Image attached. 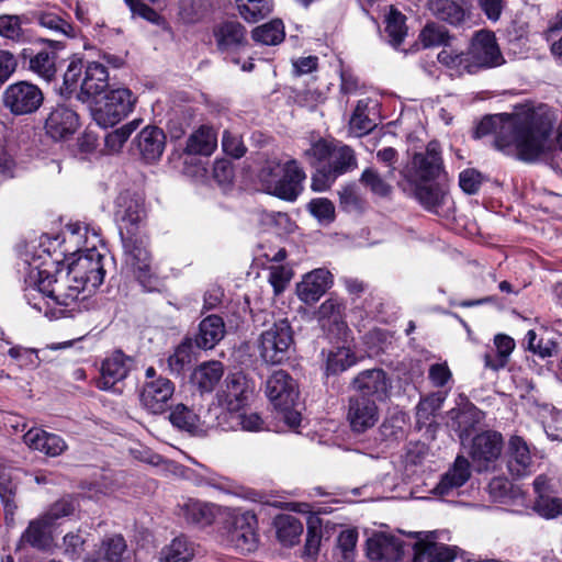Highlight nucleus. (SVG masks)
<instances>
[{
    "mask_svg": "<svg viewBox=\"0 0 562 562\" xmlns=\"http://www.w3.org/2000/svg\"><path fill=\"white\" fill-rule=\"evenodd\" d=\"M552 132L551 121L533 111L485 116L475 127L481 138L495 134V146L506 155L525 161L536 160L547 148Z\"/></svg>",
    "mask_w": 562,
    "mask_h": 562,
    "instance_id": "1",
    "label": "nucleus"
},
{
    "mask_svg": "<svg viewBox=\"0 0 562 562\" xmlns=\"http://www.w3.org/2000/svg\"><path fill=\"white\" fill-rule=\"evenodd\" d=\"M22 272L27 304L50 318L72 317L79 308L74 301L63 300L68 291L60 282L61 272L46 249L25 252Z\"/></svg>",
    "mask_w": 562,
    "mask_h": 562,
    "instance_id": "2",
    "label": "nucleus"
},
{
    "mask_svg": "<svg viewBox=\"0 0 562 562\" xmlns=\"http://www.w3.org/2000/svg\"><path fill=\"white\" fill-rule=\"evenodd\" d=\"M89 232V227L80 222L69 223L65 228V240L78 248L74 251L76 259L69 263L66 274L72 283L65 286L68 294L63 300L74 301L78 308L80 294L86 290H95L103 283L105 276L104 256L97 249V244L101 243L100 236L92 229L90 241Z\"/></svg>",
    "mask_w": 562,
    "mask_h": 562,
    "instance_id": "3",
    "label": "nucleus"
},
{
    "mask_svg": "<svg viewBox=\"0 0 562 562\" xmlns=\"http://www.w3.org/2000/svg\"><path fill=\"white\" fill-rule=\"evenodd\" d=\"M441 167L439 146L429 143L425 154L414 155L411 167L403 171V176L412 186L417 201L427 211L446 215L452 205L448 192L438 184L428 183L439 176Z\"/></svg>",
    "mask_w": 562,
    "mask_h": 562,
    "instance_id": "4",
    "label": "nucleus"
},
{
    "mask_svg": "<svg viewBox=\"0 0 562 562\" xmlns=\"http://www.w3.org/2000/svg\"><path fill=\"white\" fill-rule=\"evenodd\" d=\"M305 157L317 166L312 189L318 192L329 189L338 177L357 168L353 149L340 142L319 139L305 150Z\"/></svg>",
    "mask_w": 562,
    "mask_h": 562,
    "instance_id": "5",
    "label": "nucleus"
},
{
    "mask_svg": "<svg viewBox=\"0 0 562 562\" xmlns=\"http://www.w3.org/2000/svg\"><path fill=\"white\" fill-rule=\"evenodd\" d=\"M266 394L277 411L278 418L299 432L302 404L296 381L286 371L276 370L267 379Z\"/></svg>",
    "mask_w": 562,
    "mask_h": 562,
    "instance_id": "6",
    "label": "nucleus"
},
{
    "mask_svg": "<svg viewBox=\"0 0 562 562\" xmlns=\"http://www.w3.org/2000/svg\"><path fill=\"white\" fill-rule=\"evenodd\" d=\"M259 177L267 192L290 202L297 199L306 178L295 159L284 162L269 160L261 169Z\"/></svg>",
    "mask_w": 562,
    "mask_h": 562,
    "instance_id": "7",
    "label": "nucleus"
},
{
    "mask_svg": "<svg viewBox=\"0 0 562 562\" xmlns=\"http://www.w3.org/2000/svg\"><path fill=\"white\" fill-rule=\"evenodd\" d=\"M124 250V267L131 272L142 286L147 291H154L159 282L153 266L148 238L143 234L121 237Z\"/></svg>",
    "mask_w": 562,
    "mask_h": 562,
    "instance_id": "8",
    "label": "nucleus"
},
{
    "mask_svg": "<svg viewBox=\"0 0 562 562\" xmlns=\"http://www.w3.org/2000/svg\"><path fill=\"white\" fill-rule=\"evenodd\" d=\"M114 218L121 237L142 234L146 218L144 199L130 190L120 192L114 201Z\"/></svg>",
    "mask_w": 562,
    "mask_h": 562,
    "instance_id": "9",
    "label": "nucleus"
},
{
    "mask_svg": "<svg viewBox=\"0 0 562 562\" xmlns=\"http://www.w3.org/2000/svg\"><path fill=\"white\" fill-rule=\"evenodd\" d=\"M43 101L42 90L29 81H18L9 85L1 95L3 108L15 116L35 113Z\"/></svg>",
    "mask_w": 562,
    "mask_h": 562,
    "instance_id": "10",
    "label": "nucleus"
},
{
    "mask_svg": "<svg viewBox=\"0 0 562 562\" xmlns=\"http://www.w3.org/2000/svg\"><path fill=\"white\" fill-rule=\"evenodd\" d=\"M136 98L126 88H117L105 94L104 101L92 112L93 120L101 127H110L124 119L135 104Z\"/></svg>",
    "mask_w": 562,
    "mask_h": 562,
    "instance_id": "11",
    "label": "nucleus"
},
{
    "mask_svg": "<svg viewBox=\"0 0 562 562\" xmlns=\"http://www.w3.org/2000/svg\"><path fill=\"white\" fill-rule=\"evenodd\" d=\"M293 342V333L286 318L276 321L260 336V356L271 364L282 362Z\"/></svg>",
    "mask_w": 562,
    "mask_h": 562,
    "instance_id": "12",
    "label": "nucleus"
},
{
    "mask_svg": "<svg viewBox=\"0 0 562 562\" xmlns=\"http://www.w3.org/2000/svg\"><path fill=\"white\" fill-rule=\"evenodd\" d=\"M257 517L251 510H236L232 516L228 542L241 554L254 552L258 547Z\"/></svg>",
    "mask_w": 562,
    "mask_h": 562,
    "instance_id": "13",
    "label": "nucleus"
},
{
    "mask_svg": "<svg viewBox=\"0 0 562 562\" xmlns=\"http://www.w3.org/2000/svg\"><path fill=\"white\" fill-rule=\"evenodd\" d=\"M468 56L470 64H467V67H470V74L499 66L504 61L494 34L487 31H480L475 34Z\"/></svg>",
    "mask_w": 562,
    "mask_h": 562,
    "instance_id": "14",
    "label": "nucleus"
},
{
    "mask_svg": "<svg viewBox=\"0 0 562 562\" xmlns=\"http://www.w3.org/2000/svg\"><path fill=\"white\" fill-rule=\"evenodd\" d=\"M347 422L356 434L366 432L376 425L380 409L374 400L363 395H351L347 405Z\"/></svg>",
    "mask_w": 562,
    "mask_h": 562,
    "instance_id": "15",
    "label": "nucleus"
},
{
    "mask_svg": "<svg viewBox=\"0 0 562 562\" xmlns=\"http://www.w3.org/2000/svg\"><path fill=\"white\" fill-rule=\"evenodd\" d=\"M503 437L499 432L486 430L477 434L471 442L470 457L479 471L488 470L499 458Z\"/></svg>",
    "mask_w": 562,
    "mask_h": 562,
    "instance_id": "16",
    "label": "nucleus"
},
{
    "mask_svg": "<svg viewBox=\"0 0 562 562\" xmlns=\"http://www.w3.org/2000/svg\"><path fill=\"white\" fill-rule=\"evenodd\" d=\"M173 393L175 384L169 379L145 381L139 392V402L149 414H162L168 409Z\"/></svg>",
    "mask_w": 562,
    "mask_h": 562,
    "instance_id": "17",
    "label": "nucleus"
},
{
    "mask_svg": "<svg viewBox=\"0 0 562 562\" xmlns=\"http://www.w3.org/2000/svg\"><path fill=\"white\" fill-rule=\"evenodd\" d=\"M356 395H363L371 400L385 401L390 396L392 381L382 369H369L359 372L351 382Z\"/></svg>",
    "mask_w": 562,
    "mask_h": 562,
    "instance_id": "18",
    "label": "nucleus"
},
{
    "mask_svg": "<svg viewBox=\"0 0 562 562\" xmlns=\"http://www.w3.org/2000/svg\"><path fill=\"white\" fill-rule=\"evenodd\" d=\"M133 366L131 357L116 350L106 357L100 369V376L97 380V387L102 391L120 392L116 385L128 375Z\"/></svg>",
    "mask_w": 562,
    "mask_h": 562,
    "instance_id": "19",
    "label": "nucleus"
},
{
    "mask_svg": "<svg viewBox=\"0 0 562 562\" xmlns=\"http://www.w3.org/2000/svg\"><path fill=\"white\" fill-rule=\"evenodd\" d=\"M506 468L514 479H521L535 472V461L527 441L512 436L505 450Z\"/></svg>",
    "mask_w": 562,
    "mask_h": 562,
    "instance_id": "20",
    "label": "nucleus"
},
{
    "mask_svg": "<svg viewBox=\"0 0 562 562\" xmlns=\"http://www.w3.org/2000/svg\"><path fill=\"white\" fill-rule=\"evenodd\" d=\"M78 127V114L65 104L53 108L44 124L46 134L55 140L67 139L76 133Z\"/></svg>",
    "mask_w": 562,
    "mask_h": 562,
    "instance_id": "21",
    "label": "nucleus"
},
{
    "mask_svg": "<svg viewBox=\"0 0 562 562\" xmlns=\"http://www.w3.org/2000/svg\"><path fill=\"white\" fill-rule=\"evenodd\" d=\"M470 476L471 465L469 460L459 456L450 469L441 475L440 481L431 490V493L441 498L452 496L469 481Z\"/></svg>",
    "mask_w": 562,
    "mask_h": 562,
    "instance_id": "22",
    "label": "nucleus"
},
{
    "mask_svg": "<svg viewBox=\"0 0 562 562\" xmlns=\"http://www.w3.org/2000/svg\"><path fill=\"white\" fill-rule=\"evenodd\" d=\"M367 555L372 561H398L403 555V541L384 532L375 533L367 541Z\"/></svg>",
    "mask_w": 562,
    "mask_h": 562,
    "instance_id": "23",
    "label": "nucleus"
},
{
    "mask_svg": "<svg viewBox=\"0 0 562 562\" xmlns=\"http://www.w3.org/2000/svg\"><path fill=\"white\" fill-rule=\"evenodd\" d=\"M331 283L333 277L327 269H314L306 273L302 281L297 283L296 294L302 302L312 304L325 294Z\"/></svg>",
    "mask_w": 562,
    "mask_h": 562,
    "instance_id": "24",
    "label": "nucleus"
},
{
    "mask_svg": "<svg viewBox=\"0 0 562 562\" xmlns=\"http://www.w3.org/2000/svg\"><path fill=\"white\" fill-rule=\"evenodd\" d=\"M226 387L223 391V402L226 406L227 412L224 413V417L231 413H236L243 409L252 393L245 375L241 373H234L226 378Z\"/></svg>",
    "mask_w": 562,
    "mask_h": 562,
    "instance_id": "25",
    "label": "nucleus"
},
{
    "mask_svg": "<svg viewBox=\"0 0 562 562\" xmlns=\"http://www.w3.org/2000/svg\"><path fill=\"white\" fill-rule=\"evenodd\" d=\"M134 143L140 157L146 162H154L161 157L165 150L166 135L157 126H146L137 134Z\"/></svg>",
    "mask_w": 562,
    "mask_h": 562,
    "instance_id": "26",
    "label": "nucleus"
},
{
    "mask_svg": "<svg viewBox=\"0 0 562 562\" xmlns=\"http://www.w3.org/2000/svg\"><path fill=\"white\" fill-rule=\"evenodd\" d=\"M109 86V72L104 65L92 61L85 68V75L80 83L78 99L82 102L102 93Z\"/></svg>",
    "mask_w": 562,
    "mask_h": 562,
    "instance_id": "27",
    "label": "nucleus"
},
{
    "mask_svg": "<svg viewBox=\"0 0 562 562\" xmlns=\"http://www.w3.org/2000/svg\"><path fill=\"white\" fill-rule=\"evenodd\" d=\"M53 525L41 515L29 522L27 528L21 535L19 540V548L30 546L37 550H46L50 547L53 541Z\"/></svg>",
    "mask_w": 562,
    "mask_h": 562,
    "instance_id": "28",
    "label": "nucleus"
},
{
    "mask_svg": "<svg viewBox=\"0 0 562 562\" xmlns=\"http://www.w3.org/2000/svg\"><path fill=\"white\" fill-rule=\"evenodd\" d=\"M53 50L42 49L30 58L29 68L31 71L40 76L46 81H50L55 78L57 72L56 50L63 48V43L59 41L45 40Z\"/></svg>",
    "mask_w": 562,
    "mask_h": 562,
    "instance_id": "29",
    "label": "nucleus"
},
{
    "mask_svg": "<svg viewBox=\"0 0 562 562\" xmlns=\"http://www.w3.org/2000/svg\"><path fill=\"white\" fill-rule=\"evenodd\" d=\"M225 336V324L222 317L210 315L201 321L194 345L199 349H213Z\"/></svg>",
    "mask_w": 562,
    "mask_h": 562,
    "instance_id": "30",
    "label": "nucleus"
},
{
    "mask_svg": "<svg viewBox=\"0 0 562 562\" xmlns=\"http://www.w3.org/2000/svg\"><path fill=\"white\" fill-rule=\"evenodd\" d=\"M482 413L475 407L453 408L449 412L448 426L458 435L461 442L470 437L482 418Z\"/></svg>",
    "mask_w": 562,
    "mask_h": 562,
    "instance_id": "31",
    "label": "nucleus"
},
{
    "mask_svg": "<svg viewBox=\"0 0 562 562\" xmlns=\"http://www.w3.org/2000/svg\"><path fill=\"white\" fill-rule=\"evenodd\" d=\"M87 562H128L127 544L121 535L105 537L95 552V557Z\"/></svg>",
    "mask_w": 562,
    "mask_h": 562,
    "instance_id": "32",
    "label": "nucleus"
},
{
    "mask_svg": "<svg viewBox=\"0 0 562 562\" xmlns=\"http://www.w3.org/2000/svg\"><path fill=\"white\" fill-rule=\"evenodd\" d=\"M428 8L438 20L451 25H463L469 19L467 9L456 0H429Z\"/></svg>",
    "mask_w": 562,
    "mask_h": 562,
    "instance_id": "33",
    "label": "nucleus"
},
{
    "mask_svg": "<svg viewBox=\"0 0 562 562\" xmlns=\"http://www.w3.org/2000/svg\"><path fill=\"white\" fill-rule=\"evenodd\" d=\"M246 30L235 21L223 23L216 31L217 46L223 52L237 50L245 45Z\"/></svg>",
    "mask_w": 562,
    "mask_h": 562,
    "instance_id": "34",
    "label": "nucleus"
},
{
    "mask_svg": "<svg viewBox=\"0 0 562 562\" xmlns=\"http://www.w3.org/2000/svg\"><path fill=\"white\" fill-rule=\"evenodd\" d=\"M224 373L220 361H209L200 364L192 373V382L202 393L212 392Z\"/></svg>",
    "mask_w": 562,
    "mask_h": 562,
    "instance_id": "35",
    "label": "nucleus"
},
{
    "mask_svg": "<svg viewBox=\"0 0 562 562\" xmlns=\"http://www.w3.org/2000/svg\"><path fill=\"white\" fill-rule=\"evenodd\" d=\"M457 548L438 542L417 543L414 562H452Z\"/></svg>",
    "mask_w": 562,
    "mask_h": 562,
    "instance_id": "36",
    "label": "nucleus"
},
{
    "mask_svg": "<svg viewBox=\"0 0 562 562\" xmlns=\"http://www.w3.org/2000/svg\"><path fill=\"white\" fill-rule=\"evenodd\" d=\"M217 145L216 133L213 128L201 126L190 135L186 151L192 155L210 156Z\"/></svg>",
    "mask_w": 562,
    "mask_h": 562,
    "instance_id": "37",
    "label": "nucleus"
},
{
    "mask_svg": "<svg viewBox=\"0 0 562 562\" xmlns=\"http://www.w3.org/2000/svg\"><path fill=\"white\" fill-rule=\"evenodd\" d=\"M274 527L279 541L289 547L295 544L303 532L301 520L290 514L278 515Z\"/></svg>",
    "mask_w": 562,
    "mask_h": 562,
    "instance_id": "38",
    "label": "nucleus"
},
{
    "mask_svg": "<svg viewBox=\"0 0 562 562\" xmlns=\"http://www.w3.org/2000/svg\"><path fill=\"white\" fill-rule=\"evenodd\" d=\"M344 305L337 300H326L318 310L319 321L324 329L328 328L331 330V326L335 327L337 334H341L347 328L346 323L342 319Z\"/></svg>",
    "mask_w": 562,
    "mask_h": 562,
    "instance_id": "39",
    "label": "nucleus"
},
{
    "mask_svg": "<svg viewBox=\"0 0 562 562\" xmlns=\"http://www.w3.org/2000/svg\"><path fill=\"white\" fill-rule=\"evenodd\" d=\"M194 546L184 537L175 538L160 551L161 562H190L194 557Z\"/></svg>",
    "mask_w": 562,
    "mask_h": 562,
    "instance_id": "40",
    "label": "nucleus"
},
{
    "mask_svg": "<svg viewBox=\"0 0 562 562\" xmlns=\"http://www.w3.org/2000/svg\"><path fill=\"white\" fill-rule=\"evenodd\" d=\"M495 351L484 356L485 367L499 370L505 367L507 359L515 348V341L509 336L497 335L494 339Z\"/></svg>",
    "mask_w": 562,
    "mask_h": 562,
    "instance_id": "41",
    "label": "nucleus"
},
{
    "mask_svg": "<svg viewBox=\"0 0 562 562\" xmlns=\"http://www.w3.org/2000/svg\"><path fill=\"white\" fill-rule=\"evenodd\" d=\"M240 16L250 23L267 18L273 9L272 0H235Z\"/></svg>",
    "mask_w": 562,
    "mask_h": 562,
    "instance_id": "42",
    "label": "nucleus"
},
{
    "mask_svg": "<svg viewBox=\"0 0 562 562\" xmlns=\"http://www.w3.org/2000/svg\"><path fill=\"white\" fill-rule=\"evenodd\" d=\"M181 515L190 524L210 525L214 519L213 507L196 499H188L180 507Z\"/></svg>",
    "mask_w": 562,
    "mask_h": 562,
    "instance_id": "43",
    "label": "nucleus"
},
{
    "mask_svg": "<svg viewBox=\"0 0 562 562\" xmlns=\"http://www.w3.org/2000/svg\"><path fill=\"white\" fill-rule=\"evenodd\" d=\"M356 356L347 347L331 349L326 358V373L338 374L356 363Z\"/></svg>",
    "mask_w": 562,
    "mask_h": 562,
    "instance_id": "44",
    "label": "nucleus"
},
{
    "mask_svg": "<svg viewBox=\"0 0 562 562\" xmlns=\"http://www.w3.org/2000/svg\"><path fill=\"white\" fill-rule=\"evenodd\" d=\"M284 25L281 20H272L252 31L255 42L263 45H277L284 38Z\"/></svg>",
    "mask_w": 562,
    "mask_h": 562,
    "instance_id": "45",
    "label": "nucleus"
},
{
    "mask_svg": "<svg viewBox=\"0 0 562 562\" xmlns=\"http://www.w3.org/2000/svg\"><path fill=\"white\" fill-rule=\"evenodd\" d=\"M172 426L180 430L194 431L199 428V415L184 404H177L169 414Z\"/></svg>",
    "mask_w": 562,
    "mask_h": 562,
    "instance_id": "46",
    "label": "nucleus"
},
{
    "mask_svg": "<svg viewBox=\"0 0 562 562\" xmlns=\"http://www.w3.org/2000/svg\"><path fill=\"white\" fill-rule=\"evenodd\" d=\"M437 58L441 65L453 71L451 75H462L463 72L470 74V67H467V64H470L468 53H459L452 47L446 46L438 54Z\"/></svg>",
    "mask_w": 562,
    "mask_h": 562,
    "instance_id": "47",
    "label": "nucleus"
},
{
    "mask_svg": "<svg viewBox=\"0 0 562 562\" xmlns=\"http://www.w3.org/2000/svg\"><path fill=\"white\" fill-rule=\"evenodd\" d=\"M193 360L191 339L183 340L168 358V368L173 374H181Z\"/></svg>",
    "mask_w": 562,
    "mask_h": 562,
    "instance_id": "48",
    "label": "nucleus"
},
{
    "mask_svg": "<svg viewBox=\"0 0 562 562\" xmlns=\"http://www.w3.org/2000/svg\"><path fill=\"white\" fill-rule=\"evenodd\" d=\"M226 417L229 418L227 425L229 429H235L237 426H240L246 431H260L265 429L263 419L257 413H246L240 409L228 414Z\"/></svg>",
    "mask_w": 562,
    "mask_h": 562,
    "instance_id": "49",
    "label": "nucleus"
},
{
    "mask_svg": "<svg viewBox=\"0 0 562 562\" xmlns=\"http://www.w3.org/2000/svg\"><path fill=\"white\" fill-rule=\"evenodd\" d=\"M385 32L390 37V43L398 47L406 35L405 16L390 7V12L385 18Z\"/></svg>",
    "mask_w": 562,
    "mask_h": 562,
    "instance_id": "50",
    "label": "nucleus"
},
{
    "mask_svg": "<svg viewBox=\"0 0 562 562\" xmlns=\"http://www.w3.org/2000/svg\"><path fill=\"white\" fill-rule=\"evenodd\" d=\"M38 24L56 34L67 37L75 36L72 25L53 11L41 12L37 16Z\"/></svg>",
    "mask_w": 562,
    "mask_h": 562,
    "instance_id": "51",
    "label": "nucleus"
},
{
    "mask_svg": "<svg viewBox=\"0 0 562 562\" xmlns=\"http://www.w3.org/2000/svg\"><path fill=\"white\" fill-rule=\"evenodd\" d=\"M85 68L82 60L72 59L65 74H64V82L61 87L63 94H71L80 90V83L85 75Z\"/></svg>",
    "mask_w": 562,
    "mask_h": 562,
    "instance_id": "52",
    "label": "nucleus"
},
{
    "mask_svg": "<svg viewBox=\"0 0 562 562\" xmlns=\"http://www.w3.org/2000/svg\"><path fill=\"white\" fill-rule=\"evenodd\" d=\"M447 397V392L437 391L420 400L416 408L419 422H426L439 411Z\"/></svg>",
    "mask_w": 562,
    "mask_h": 562,
    "instance_id": "53",
    "label": "nucleus"
},
{
    "mask_svg": "<svg viewBox=\"0 0 562 562\" xmlns=\"http://www.w3.org/2000/svg\"><path fill=\"white\" fill-rule=\"evenodd\" d=\"M137 126L138 121L134 120L109 133L104 139L106 148L113 153L119 151Z\"/></svg>",
    "mask_w": 562,
    "mask_h": 562,
    "instance_id": "54",
    "label": "nucleus"
},
{
    "mask_svg": "<svg viewBox=\"0 0 562 562\" xmlns=\"http://www.w3.org/2000/svg\"><path fill=\"white\" fill-rule=\"evenodd\" d=\"M0 36L7 40L19 42L23 37L22 21L19 15H0Z\"/></svg>",
    "mask_w": 562,
    "mask_h": 562,
    "instance_id": "55",
    "label": "nucleus"
},
{
    "mask_svg": "<svg viewBox=\"0 0 562 562\" xmlns=\"http://www.w3.org/2000/svg\"><path fill=\"white\" fill-rule=\"evenodd\" d=\"M533 509L544 518H555L562 515V498L541 495L537 497Z\"/></svg>",
    "mask_w": 562,
    "mask_h": 562,
    "instance_id": "56",
    "label": "nucleus"
},
{
    "mask_svg": "<svg viewBox=\"0 0 562 562\" xmlns=\"http://www.w3.org/2000/svg\"><path fill=\"white\" fill-rule=\"evenodd\" d=\"M15 491L16 483H14L12 470L0 464V497L5 508L12 506Z\"/></svg>",
    "mask_w": 562,
    "mask_h": 562,
    "instance_id": "57",
    "label": "nucleus"
},
{
    "mask_svg": "<svg viewBox=\"0 0 562 562\" xmlns=\"http://www.w3.org/2000/svg\"><path fill=\"white\" fill-rule=\"evenodd\" d=\"M360 180L373 194L379 196H387L391 192V186L374 169H366Z\"/></svg>",
    "mask_w": 562,
    "mask_h": 562,
    "instance_id": "58",
    "label": "nucleus"
},
{
    "mask_svg": "<svg viewBox=\"0 0 562 562\" xmlns=\"http://www.w3.org/2000/svg\"><path fill=\"white\" fill-rule=\"evenodd\" d=\"M368 103L359 100L350 119V127L358 134H366L372 130L374 124L366 114Z\"/></svg>",
    "mask_w": 562,
    "mask_h": 562,
    "instance_id": "59",
    "label": "nucleus"
},
{
    "mask_svg": "<svg viewBox=\"0 0 562 562\" xmlns=\"http://www.w3.org/2000/svg\"><path fill=\"white\" fill-rule=\"evenodd\" d=\"M425 47L446 44L448 38L447 30L435 23L427 24L419 35Z\"/></svg>",
    "mask_w": 562,
    "mask_h": 562,
    "instance_id": "60",
    "label": "nucleus"
},
{
    "mask_svg": "<svg viewBox=\"0 0 562 562\" xmlns=\"http://www.w3.org/2000/svg\"><path fill=\"white\" fill-rule=\"evenodd\" d=\"M358 533L353 529L342 530L337 539V549L341 552L344 562H350L353 558Z\"/></svg>",
    "mask_w": 562,
    "mask_h": 562,
    "instance_id": "61",
    "label": "nucleus"
},
{
    "mask_svg": "<svg viewBox=\"0 0 562 562\" xmlns=\"http://www.w3.org/2000/svg\"><path fill=\"white\" fill-rule=\"evenodd\" d=\"M292 279L291 269L284 266L272 267L269 272V283L273 288L274 295L281 294Z\"/></svg>",
    "mask_w": 562,
    "mask_h": 562,
    "instance_id": "62",
    "label": "nucleus"
},
{
    "mask_svg": "<svg viewBox=\"0 0 562 562\" xmlns=\"http://www.w3.org/2000/svg\"><path fill=\"white\" fill-rule=\"evenodd\" d=\"M308 210L321 222H331L335 217V206L330 200L325 198L313 199L308 204Z\"/></svg>",
    "mask_w": 562,
    "mask_h": 562,
    "instance_id": "63",
    "label": "nucleus"
},
{
    "mask_svg": "<svg viewBox=\"0 0 562 562\" xmlns=\"http://www.w3.org/2000/svg\"><path fill=\"white\" fill-rule=\"evenodd\" d=\"M75 512V504L70 498H61L54 503L44 514H42L53 526L56 520L67 517Z\"/></svg>",
    "mask_w": 562,
    "mask_h": 562,
    "instance_id": "64",
    "label": "nucleus"
}]
</instances>
